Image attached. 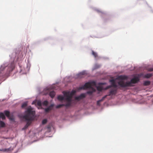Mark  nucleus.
I'll list each match as a JSON object with an SVG mask.
<instances>
[{"instance_id":"obj_1","label":"nucleus","mask_w":153,"mask_h":153,"mask_svg":"<svg viewBox=\"0 0 153 153\" xmlns=\"http://www.w3.org/2000/svg\"><path fill=\"white\" fill-rule=\"evenodd\" d=\"M35 114V111L33 110L31 107H30L27 108V110L25 111V115L23 117V119L27 121L26 124L22 128L23 130L27 129L30 125L31 122L30 121L34 120Z\"/></svg>"},{"instance_id":"obj_2","label":"nucleus","mask_w":153,"mask_h":153,"mask_svg":"<svg viewBox=\"0 0 153 153\" xmlns=\"http://www.w3.org/2000/svg\"><path fill=\"white\" fill-rule=\"evenodd\" d=\"M63 93L65 97H66L65 99L67 103L65 104H62L57 105L56 106V108H61L63 106L67 107L72 106V94L71 93H70L69 92H64Z\"/></svg>"},{"instance_id":"obj_3","label":"nucleus","mask_w":153,"mask_h":153,"mask_svg":"<svg viewBox=\"0 0 153 153\" xmlns=\"http://www.w3.org/2000/svg\"><path fill=\"white\" fill-rule=\"evenodd\" d=\"M139 81V79L138 77H135L131 80L130 82H125L122 81H120L118 82V85L122 87H130L132 86V83L135 84L137 82Z\"/></svg>"},{"instance_id":"obj_4","label":"nucleus","mask_w":153,"mask_h":153,"mask_svg":"<svg viewBox=\"0 0 153 153\" xmlns=\"http://www.w3.org/2000/svg\"><path fill=\"white\" fill-rule=\"evenodd\" d=\"M96 85V83L95 81L87 82L85 83L83 86L80 87L79 88V89H85L88 88H93L92 86H95Z\"/></svg>"},{"instance_id":"obj_5","label":"nucleus","mask_w":153,"mask_h":153,"mask_svg":"<svg viewBox=\"0 0 153 153\" xmlns=\"http://www.w3.org/2000/svg\"><path fill=\"white\" fill-rule=\"evenodd\" d=\"M85 95L84 94H82L80 95L79 96L76 97L75 98V100H73L72 99V106L73 105V103H74V104H75L76 103V100H80L82 99L83 98H84L85 97Z\"/></svg>"},{"instance_id":"obj_6","label":"nucleus","mask_w":153,"mask_h":153,"mask_svg":"<svg viewBox=\"0 0 153 153\" xmlns=\"http://www.w3.org/2000/svg\"><path fill=\"white\" fill-rule=\"evenodd\" d=\"M8 69L7 70V74H9V73L11 72L13 69L14 68V65L13 62H11L7 67Z\"/></svg>"},{"instance_id":"obj_7","label":"nucleus","mask_w":153,"mask_h":153,"mask_svg":"<svg viewBox=\"0 0 153 153\" xmlns=\"http://www.w3.org/2000/svg\"><path fill=\"white\" fill-rule=\"evenodd\" d=\"M117 89L116 88H113L110 90L109 94L108 96H110L111 95H115L117 94Z\"/></svg>"},{"instance_id":"obj_8","label":"nucleus","mask_w":153,"mask_h":153,"mask_svg":"<svg viewBox=\"0 0 153 153\" xmlns=\"http://www.w3.org/2000/svg\"><path fill=\"white\" fill-rule=\"evenodd\" d=\"M110 82L111 83V85L112 87H114V88H116L117 87V85L116 84L115 80L114 79H112L110 80Z\"/></svg>"},{"instance_id":"obj_9","label":"nucleus","mask_w":153,"mask_h":153,"mask_svg":"<svg viewBox=\"0 0 153 153\" xmlns=\"http://www.w3.org/2000/svg\"><path fill=\"white\" fill-rule=\"evenodd\" d=\"M54 105L53 104H51L48 108H45V111L46 112H48L50 111L52 109Z\"/></svg>"},{"instance_id":"obj_10","label":"nucleus","mask_w":153,"mask_h":153,"mask_svg":"<svg viewBox=\"0 0 153 153\" xmlns=\"http://www.w3.org/2000/svg\"><path fill=\"white\" fill-rule=\"evenodd\" d=\"M64 96H65L64 95ZM65 98L66 97H64L62 95H59L58 96V97H57V99L58 100H59V101H62L64 99L65 100Z\"/></svg>"},{"instance_id":"obj_11","label":"nucleus","mask_w":153,"mask_h":153,"mask_svg":"<svg viewBox=\"0 0 153 153\" xmlns=\"http://www.w3.org/2000/svg\"><path fill=\"white\" fill-rule=\"evenodd\" d=\"M91 89V91H88L87 92V93L89 94H91L94 92H95L96 91L95 89L94 88H90Z\"/></svg>"},{"instance_id":"obj_12","label":"nucleus","mask_w":153,"mask_h":153,"mask_svg":"<svg viewBox=\"0 0 153 153\" xmlns=\"http://www.w3.org/2000/svg\"><path fill=\"white\" fill-rule=\"evenodd\" d=\"M55 93L54 91H52L50 92L49 95L52 98H53L55 96Z\"/></svg>"},{"instance_id":"obj_13","label":"nucleus","mask_w":153,"mask_h":153,"mask_svg":"<svg viewBox=\"0 0 153 153\" xmlns=\"http://www.w3.org/2000/svg\"><path fill=\"white\" fill-rule=\"evenodd\" d=\"M152 76V74H147L144 75V77L145 78H148Z\"/></svg>"},{"instance_id":"obj_14","label":"nucleus","mask_w":153,"mask_h":153,"mask_svg":"<svg viewBox=\"0 0 153 153\" xmlns=\"http://www.w3.org/2000/svg\"><path fill=\"white\" fill-rule=\"evenodd\" d=\"M150 82L149 81H146L144 82L143 85L145 86H148L150 85Z\"/></svg>"},{"instance_id":"obj_15","label":"nucleus","mask_w":153,"mask_h":153,"mask_svg":"<svg viewBox=\"0 0 153 153\" xmlns=\"http://www.w3.org/2000/svg\"><path fill=\"white\" fill-rule=\"evenodd\" d=\"M5 123L4 122L2 121H0V127H5Z\"/></svg>"},{"instance_id":"obj_16","label":"nucleus","mask_w":153,"mask_h":153,"mask_svg":"<svg viewBox=\"0 0 153 153\" xmlns=\"http://www.w3.org/2000/svg\"><path fill=\"white\" fill-rule=\"evenodd\" d=\"M4 114L6 116L9 117L10 116V112L7 111H4Z\"/></svg>"},{"instance_id":"obj_17","label":"nucleus","mask_w":153,"mask_h":153,"mask_svg":"<svg viewBox=\"0 0 153 153\" xmlns=\"http://www.w3.org/2000/svg\"><path fill=\"white\" fill-rule=\"evenodd\" d=\"M92 54L94 56L95 58L97 57L98 55L97 53L94 52L93 51H92Z\"/></svg>"},{"instance_id":"obj_18","label":"nucleus","mask_w":153,"mask_h":153,"mask_svg":"<svg viewBox=\"0 0 153 153\" xmlns=\"http://www.w3.org/2000/svg\"><path fill=\"white\" fill-rule=\"evenodd\" d=\"M27 102H25L22 105V108H24L27 106Z\"/></svg>"},{"instance_id":"obj_19","label":"nucleus","mask_w":153,"mask_h":153,"mask_svg":"<svg viewBox=\"0 0 153 153\" xmlns=\"http://www.w3.org/2000/svg\"><path fill=\"white\" fill-rule=\"evenodd\" d=\"M119 78L122 79H125L127 78L125 76H119Z\"/></svg>"},{"instance_id":"obj_20","label":"nucleus","mask_w":153,"mask_h":153,"mask_svg":"<svg viewBox=\"0 0 153 153\" xmlns=\"http://www.w3.org/2000/svg\"><path fill=\"white\" fill-rule=\"evenodd\" d=\"M42 103L43 105L46 106L48 104V102L47 100H45Z\"/></svg>"},{"instance_id":"obj_21","label":"nucleus","mask_w":153,"mask_h":153,"mask_svg":"<svg viewBox=\"0 0 153 153\" xmlns=\"http://www.w3.org/2000/svg\"><path fill=\"white\" fill-rule=\"evenodd\" d=\"M97 89L99 91H102V88L100 86H98L97 87Z\"/></svg>"},{"instance_id":"obj_22","label":"nucleus","mask_w":153,"mask_h":153,"mask_svg":"<svg viewBox=\"0 0 153 153\" xmlns=\"http://www.w3.org/2000/svg\"><path fill=\"white\" fill-rule=\"evenodd\" d=\"M47 122V120L46 119H44L42 121V124H46Z\"/></svg>"},{"instance_id":"obj_23","label":"nucleus","mask_w":153,"mask_h":153,"mask_svg":"<svg viewBox=\"0 0 153 153\" xmlns=\"http://www.w3.org/2000/svg\"><path fill=\"white\" fill-rule=\"evenodd\" d=\"M85 74V72H81V73H79L78 74V75H79V76H82V75H84Z\"/></svg>"},{"instance_id":"obj_24","label":"nucleus","mask_w":153,"mask_h":153,"mask_svg":"<svg viewBox=\"0 0 153 153\" xmlns=\"http://www.w3.org/2000/svg\"><path fill=\"white\" fill-rule=\"evenodd\" d=\"M7 67L5 66V67L4 66V65H2L1 67V68H0V70H1L2 71H3L4 70L5 68Z\"/></svg>"},{"instance_id":"obj_25","label":"nucleus","mask_w":153,"mask_h":153,"mask_svg":"<svg viewBox=\"0 0 153 153\" xmlns=\"http://www.w3.org/2000/svg\"><path fill=\"white\" fill-rule=\"evenodd\" d=\"M37 105L39 106H41L42 105V103L40 101H39L37 102Z\"/></svg>"},{"instance_id":"obj_26","label":"nucleus","mask_w":153,"mask_h":153,"mask_svg":"<svg viewBox=\"0 0 153 153\" xmlns=\"http://www.w3.org/2000/svg\"><path fill=\"white\" fill-rule=\"evenodd\" d=\"M10 148H8V149H4V152H8L10 151Z\"/></svg>"},{"instance_id":"obj_27","label":"nucleus","mask_w":153,"mask_h":153,"mask_svg":"<svg viewBox=\"0 0 153 153\" xmlns=\"http://www.w3.org/2000/svg\"><path fill=\"white\" fill-rule=\"evenodd\" d=\"M102 101V100H100L97 101V104L98 105H100V102Z\"/></svg>"},{"instance_id":"obj_28","label":"nucleus","mask_w":153,"mask_h":153,"mask_svg":"<svg viewBox=\"0 0 153 153\" xmlns=\"http://www.w3.org/2000/svg\"><path fill=\"white\" fill-rule=\"evenodd\" d=\"M100 65H99L96 64L95 65V67L96 68H100Z\"/></svg>"},{"instance_id":"obj_29","label":"nucleus","mask_w":153,"mask_h":153,"mask_svg":"<svg viewBox=\"0 0 153 153\" xmlns=\"http://www.w3.org/2000/svg\"><path fill=\"white\" fill-rule=\"evenodd\" d=\"M148 71H153V68H150L148 69Z\"/></svg>"},{"instance_id":"obj_30","label":"nucleus","mask_w":153,"mask_h":153,"mask_svg":"<svg viewBox=\"0 0 153 153\" xmlns=\"http://www.w3.org/2000/svg\"><path fill=\"white\" fill-rule=\"evenodd\" d=\"M111 87H112L111 86V85H109V86H107L106 88V89H109L110 88H111Z\"/></svg>"},{"instance_id":"obj_31","label":"nucleus","mask_w":153,"mask_h":153,"mask_svg":"<svg viewBox=\"0 0 153 153\" xmlns=\"http://www.w3.org/2000/svg\"><path fill=\"white\" fill-rule=\"evenodd\" d=\"M108 96V95H106L105 96H104L102 98V99H101V100H102V101L106 97Z\"/></svg>"},{"instance_id":"obj_32","label":"nucleus","mask_w":153,"mask_h":153,"mask_svg":"<svg viewBox=\"0 0 153 153\" xmlns=\"http://www.w3.org/2000/svg\"><path fill=\"white\" fill-rule=\"evenodd\" d=\"M0 151H1L4 152V149H0Z\"/></svg>"},{"instance_id":"obj_33","label":"nucleus","mask_w":153,"mask_h":153,"mask_svg":"<svg viewBox=\"0 0 153 153\" xmlns=\"http://www.w3.org/2000/svg\"><path fill=\"white\" fill-rule=\"evenodd\" d=\"M51 128V127L50 126H48L47 127V128L48 129H50Z\"/></svg>"}]
</instances>
